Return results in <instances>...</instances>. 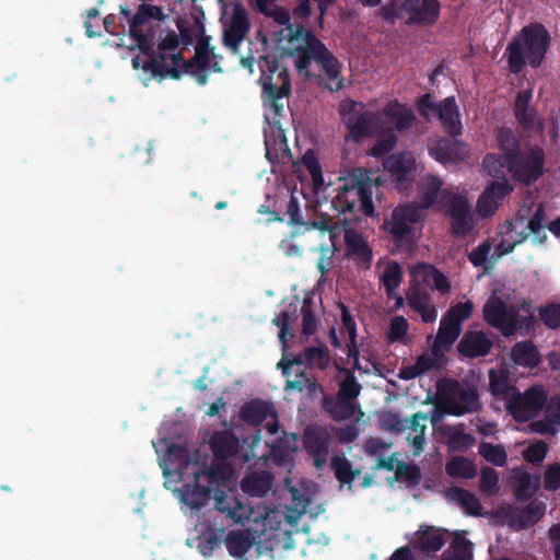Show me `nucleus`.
<instances>
[{
	"label": "nucleus",
	"instance_id": "f257e3e1",
	"mask_svg": "<svg viewBox=\"0 0 560 560\" xmlns=\"http://www.w3.org/2000/svg\"><path fill=\"white\" fill-rule=\"evenodd\" d=\"M171 470L164 467L165 486L178 494L180 502L190 509L201 508L208 494L213 492L215 509L225 514L234 524L250 525L245 529L230 530L224 545L234 558H243L268 527L272 526L271 511L264 505L249 506L232 495L233 469L231 464H223L213 470H207L200 463L197 452L190 454L186 447L171 446L167 451Z\"/></svg>",
	"mask_w": 560,
	"mask_h": 560
},
{
	"label": "nucleus",
	"instance_id": "f03ea898",
	"mask_svg": "<svg viewBox=\"0 0 560 560\" xmlns=\"http://www.w3.org/2000/svg\"><path fill=\"white\" fill-rule=\"evenodd\" d=\"M261 13L272 18L280 26L278 32V48L281 57L292 60L298 73L303 78L314 74L313 66L317 65L324 71L325 86L331 91L340 90L343 80L340 75V63L326 49L324 44L308 31L288 25L289 12L277 5L276 0H249Z\"/></svg>",
	"mask_w": 560,
	"mask_h": 560
},
{
	"label": "nucleus",
	"instance_id": "7ed1b4c3",
	"mask_svg": "<svg viewBox=\"0 0 560 560\" xmlns=\"http://www.w3.org/2000/svg\"><path fill=\"white\" fill-rule=\"evenodd\" d=\"M339 115L348 130L346 140L358 142L364 137L382 136L370 151L373 156L390 151L397 141L393 130L405 131L416 119L413 112L397 101H389L382 109L374 112L363 103L346 98L339 104Z\"/></svg>",
	"mask_w": 560,
	"mask_h": 560
},
{
	"label": "nucleus",
	"instance_id": "20e7f679",
	"mask_svg": "<svg viewBox=\"0 0 560 560\" xmlns=\"http://www.w3.org/2000/svg\"><path fill=\"white\" fill-rule=\"evenodd\" d=\"M178 45V37L174 32H167L161 37L158 51L143 50L132 59V66L138 70L139 78L147 82L153 78L171 75L178 78L183 73H189L199 84L207 82L208 74L221 71L217 56L208 44L201 42L196 47V54L191 62L186 63L174 50Z\"/></svg>",
	"mask_w": 560,
	"mask_h": 560
},
{
	"label": "nucleus",
	"instance_id": "39448f33",
	"mask_svg": "<svg viewBox=\"0 0 560 560\" xmlns=\"http://www.w3.org/2000/svg\"><path fill=\"white\" fill-rule=\"evenodd\" d=\"M261 75L259 83L262 88L264 128L266 156L271 162L287 163L293 156L289 150L284 130L279 118L284 110V98L290 92V79L287 68L279 65L277 60L264 57L259 61Z\"/></svg>",
	"mask_w": 560,
	"mask_h": 560
},
{
	"label": "nucleus",
	"instance_id": "423d86ee",
	"mask_svg": "<svg viewBox=\"0 0 560 560\" xmlns=\"http://www.w3.org/2000/svg\"><path fill=\"white\" fill-rule=\"evenodd\" d=\"M498 147L503 159L493 153L483 160L485 171L492 177L504 174V167L513 177L524 184L536 182L544 174V151L539 147L518 152V144L510 130H500Z\"/></svg>",
	"mask_w": 560,
	"mask_h": 560
},
{
	"label": "nucleus",
	"instance_id": "0eeeda50",
	"mask_svg": "<svg viewBox=\"0 0 560 560\" xmlns=\"http://www.w3.org/2000/svg\"><path fill=\"white\" fill-rule=\"evenodd\" d=\"M441 185V180L434 176L424 177L419 187L420 206L406 205L393 211L390 219L385 222V229L395 241L410 242L416 237L417 225L422 219V209L434 203Z\"/></svg>",
	"mask_w": 560,
	"mask_h": 560
},
{
	"label": "nucleus",
	"instance_id": "6e6552de",
	"mask_svg": "<svg viewBox=\"0 0 560 560\" xmlns=\"http://www.w3.org/2000/svg\"><path fill=\"white\" fill-rule=\"evenodd\" d=\"M487 323L510 336L518 329L528 328L533 314L530 304L524 303L520 310L512 300V291L505 287L495 288L483 306Z\"/></svg>",
	"mask_w": 560,
	"mask_h": 560
},
{
	"label": "nucleus",
	"instance_id": "1a4fd4ad",
	"mask_svg": "<svg viewBox=\"0 0 560 560\" xmlns=\"http://www.w3.org/2000/svg\"><path fill=\"white\" fill-rule=\"evenodd\" d=\"M378 184V178H372L370 173L362 168L353 170L345 178H340L336 192L331 197L332 207L339 212H361L365 215L374 214L372 201V183Z\"/></svg>",
	"mask_w": 560,
	"mask_h": 560
},
{
	"label": "nucleus",
	"instance_id": "9d476101",
	"mask_svg": "<svg viewBox=\"0 0 560 560\" xmlns=\"http://www.w3.org/2000/svg\"><path fill=\"white\" fill-rule=\"evenodd\" d=\"M549 46V36L541 25H530L522 28L506 47L509 69L517 73L525 65L538 67L545 58Z\"/></svg>",
	"mask_w": 560,
	"mask_h": 560
},
{
	"label": "nucleus",
	"instance_id": "9b49d317",
	"mask_svg": "<svg viewBox=\"0 0 560 560\" xmlns=\"http://www.w3.org/2000/svg\"><path fill=\"white\" fill-rule=\"evenodd\" d=\"M524 211L521 210L518 218L512 222H506L500 229L495 244L497 256L509 254L516 244L523 242L528 235H532V242L536 244H541L546 240L542 208L538 206L530 219Z\"/></svg>",
	"mask_w": 560,
	"mask_h": 560
},
{
	"label": "nucleus",
	"instance_id": "f8f14e48",
	"mask_svg": "<svg viewBox=\"0 0 560 560\" xmlns=\"http://www.w3.org/2000/svg\"><path fill=\"white\" fill-rule=\"evenodd\" d=\"M120 13L122 27L128 26L130 37L135 40L141 52L143 50H151L155 27L166 16L162 9L144 3L139 7L135 14H131L125 7H120Z\"/></svg>",
	"mask_w": 560,
	"mask_h": 560
},
{
	"label": "nucleus",
	"instance_id": "ddd939ff",
	"mask_svg": "<svg viewBox=\"0 0 560 560\" xmlns=\"http://www.w3.org/2000/svg\"><path fill=\"white\" fill-rule=\"evenodd\" d=\"M439 12L436 0H406L401 4L388 2L382 7L380 15L390 23L400 19L409 24H431L436 21Z\"/></svg>",
	"mask_w": 560,
	"mask_h": 560
},
{
	"label": "nucleus",
	"instance_id": "4468645a",
	"mask_svg": "<svg viewBox=\"0 0 560 560\" xmlns=\"http://www.w3.org/2000/svg\"><path fill=\"white\" fill-rule=\"evenodd\" d=\"M439 400L441 408L454 416H463L480 408L476 389L455 381H445L440 385Z\"/></svg>",
	"mask_w": 560,
	"mask_h": 560
},
{
	"label": "nucleus",
	"instance_id": "2eb2a0df",
	"mask_svg": "<svg viewBox=\"0 0 560 560\" xmlns=\"http://www.w3.org/2000/svg\"><path fill=\"white\" fill-rule=\"evenodd\" d=\"M306 363L310 366L324 369L329 363V353L327 348L319 347H311L307 348L303 354V357H298L293 361H287L285 355H283L281 362L278 363V366L282 369L283 374L288 377L290 376V371L296 365L298 370L296 377L294 380L288 378L285 388H293L302 390L304 388H308L313 390L315 388V384L308 380L303 372L300 371V365Z\"/></svg>",
	"mask_w": 560,
	"mask_h": 560
},
{
	"label": "nucleus",
	"instance_id": "dca6fc26",
	"mask_svg": "<svg viewBox=\"0 0 560 560\" xmlns=\"http://www.w3.org/2000/svg\"><path fill=\"white\" fill-rule=\"evenodd\" d=\"M220 2L224 44L236 52L249 28L247 13L236 0H220Z\"/></svg>",
	"mask_w": 560,
	"mask_h": 560
},
{
	"label": "nucleus",
	"instance_id": "f3484780",
	"mask_svg": "<svg viewBox=\"0 0 560 560\" xmlns=\"http://www.w3.org/2000/svg\"><path fill=\"white\" fill-rule=\"evenodd\" d=\"M439 205L448 208L453 233L463 235L472 229L474 215L466 195L454 190H443L439 199Z\"/></svg>",
	"mask_w": 560,
	"mask_h": 560
},
{
	"label": "nucleus",
	"instance_id": "a211bd4d",
	"mask_svg": "<svg viewBox=\"0 0 560 560\" xmlns=\"http://www.w3.org/2000/svg\"><path fill=\"white\" fill-rule=\"evenodd\" d=\"M546 400V393L539 386H534L524 394L515 393L506 408L516 421H527L535 417L542 408Z\"/></svg>",
	"mask_w": 560,
	"mask_h": 560
},
{
	"label": "nucleus",
	"instance_id": "6ab92c4d",
	"mask_svg": "<svg viewBox=\"0 0 560 560\" xmlns=\"http://www.w3.org/2000/svg\"><path fill=\"white\" fill-rule=\"evenodd\" d=\"M306 240L313 244L312 249L318 250L320 257L317 268L325 276L334 266V256L336 253L335 234L329 229L311 228L307 230Z\"/></svg>",
	"mask_w": 560,
	"mask_h": 560
},
{
	"label": "nucleus",
	"instance_id": "aec40b11",
	"mask_svg": "<svg viewBox=\"0 0 560 560\" xmlns=\"http://www.w3.org/2000/svg\"><path fill=\"white\" fill-rule=\"evenodd\" d=\"M241 417L252 424L265 422L266 430L272 435L279 431L277 412L273 406L268 402L256 400L246 404L241 410Z\"/></svg>",
	"mask_w": 560,
	"mask_h": 560
},
{
	"label": "nucleus",
	"instance_id": "412c9836",
	"mask_svg": "<svg viewBox=\"0 0 560 560\" xmlns=\"http://www.w3.org/2000/svg\"><path fill=\"white\" fill-rule=\"evenodd\" d=\"M429 151L432 158L444 165L463 162L469 158L468 147L458 140L432 141L429 144Z\"/></svg>",
	"mask_w": 560,
	"mask_h": 560
},
{
	"label": "nucleus",
	"instance_id": "4be33fe9",
	"mask_svg": "<svg viewBox=\"0 0 560 560\" xmlns=\"http://www.w3.org/2000/svg\"><path fill=\"white\" fill-rule=\"evenodd\" d=\"M341 320H342V329L347 332L349 337L348 343V359L352 361L353 368L363 373H370L376 370V364L371 358L363 357L360 359L359 357V348L355 341L357 329L355 323L347 312V310L341 306Z\"/></svg>",
	"mask_w": 560,
	"mask_h": 560
},
{
	"label": "nucleus",
	"instance_id": "5701e85b",
	"mask_svg": "<svg viewBox=\"0 0 560 560\" xmlns=\"http://www.w3.org/2000/svg\"><path fill=\"white\" fill-rule=\"evenodd\" d=\"M533 86L521 91L515 100L514 110L520 124L529 131L540 132L542 121L537 112L530 106Z\"/></svg>",
	"mask_w": 560,
	"mask_h": 560
},
{
	"label": "nucleus",
	"instance_id": "b1692460",
	"mask_svg": "<svg viewBox=\"0 0 560 560\" xmlns=\"http://www.w3.org/2000/svg\"><path fill=\"white\" fill-rule=\"evenodd\" d=\"M512 191V186L505 177L491 184L480 196L477 202V212L487 218L492 215L499 207L500 201Z\"/></svg>",
	"mask_w": 560,
	"mask_h": 560
},
{
	"label": "nucleus",
	"instance_id": "393cba45",
	"mask_svg": "<svg viewBox=\"0 0 560 560\" xmlns=\"http://www.w3.org/2000/svg\"><path fill=\"white\" fill-rule=\"evenodd\" d=\"M346 256L364 269L370 268L373 254L366 241L357 232L347 230L345 233Z\"/></svg>",
	"mask_w": 560,
	"mask_h": 560
},
{
	"label": "nucleus",
	"instance_id": "a878e982",
	"mask_svg": "<svg viewBox=\"0 0 560 560\" xmlns=\"http://www.w3.org/2000/svg\"><path fill=\"white\" fill-rule=\"evenodd\" d=\"M446 541L445 532L431 527L420 526L410 538V544L415 549L425 552H435L440 550Z\"/></svg>",
	"mask_w": 560,
	"mask_h": 560
},
{
	"label": "nucleus",
	"instance_id": "bb28decb",
	"mask_svg": "<svg viewBox=\"0 0 560 560\" xmlns=\"http://www.w3.org/2000/svg\"><path fill=\"white\" fill-rule=\"evenodd\" d=\"M384 167L398 184H402L416 172L417 162L409 153L393 154L385 160Z\"/></svg>",
	"mask_w": 560,
	"mask_h": 560
},
{
	"label": "nucleus",
	"instance_id": "cd10ccee",
	"mask_svg": "<svg viewBox=\"0 0 560 560\" xmlns=\"http://www.w3.org/2000/svg\"><path fill=\"white\" fill-rule=\"evenodd\" d=\"M412 280L425 287L433 288L442 293L450 290L447 278L430 265L420 264L411 269Z\"/></svg>",
	"mask_w": 560,
	"mask_h": 560
},
{
	"label": "nucleus",
	"instance_id": "c85d7f7f",
	"mask_svg": "<svg viewBox=\"0 0 560 560\" xmlns=\"http://www.w3.org/2000/svg\"><path fill=\"white\" fill-rule=\"evenodd\" d=\"M491 340L481 331H468L458 345L462 354L475 358L486 355L491 349Z\"/></svg>",
	"mask_w": 560,
	"mask_h": 560
},
{
	"label": "nucleus",
	"instance_id": "c756f323",
	"mask_svg": "<svg viewBox=\"0 0 560 560\" xmlns=\"http://www.w3.org/2000/svg\"><path fill=\"white\" fill-rule=\"evenodd\" d=\"M460 334V327L457 323L443 317L435 341L432 346V354L436 358L442 357L447 351Z\"/></svg>",
	"mask_w": 560,
	"mask_h": 560
},
{
	"label": "nucleus",
	"instance_id": "7c9ffc66",
	"mask_svg": "<svg viewBox=\"0 0 560 560\" xmlns=\"http://www.w3.org/2000/svg\"><path fill=\"white\" fill-rule=\"evenodd\" d=\"M302 165L308 171L312 182L313 189L318 199H326L330 197V192H327L329 189V185L325 184L323 178L322 168L318 163V160L313 150H307L301 161Z\"/></svg>",
	"mask_w": 560,
	"mask_h": 560
},
{
	"label": "nucleus",
	"instance_id": "2f4dec72",
	"mask_svg": "<svg viewBox=\"0 0 560 560\" xmlns=\"http://www.w3.org/2000/svg\"><path fill=\"white\" fill-rule=\"evenodd\" d=\"M376 268L380 270L378 278L387 295L393 296L402 279L400 266L396 261L380 259Z\"/></svg>",
	"mask_w": 560,
	"mask_h": 560
},
{
	"label": "nucleus",
	"instance_id": "473e14b6",
	"mask_svg": "<svg viewBox=\"0 0 560 560\" xmlns=\"http://www.w3.org/2000/svg\"><path fill=\"white\" fill-rule=\"evenodd\" d=\"M560 427V397L550 400L546 410V421H536L530 424L534 432L540 434H553Z\"/></svg>",
	"mask_w": 560,
	"mask_h": 560
},
{
	"label": "nucleus",
	"instance_id": "72a5a7b5",
	"mask_svg": "<svg viewBox=\"0 0 560 560\" xmlns=\"http://www.w3.org/2000/svg\"><path fill=\"white\" fill-rule=\"evenodd\" d=\"M408 303L415 312L421 315L423 322L432 323L436 319V310L424 292L411 290L408 293Z\"/></svg>",
	"mask_w": 560,
	"mask_h": 560
},
{
	"label": "nucleus",
	"instance_id": "f704fd0d",
	"mask_svg": "<svg viewBox=\"0 0 560 560\" xmlns=\"http://www.w3.org/2000/svg\"><path fill=\"white\" fill-rule=\"evenodd\" d=\"M210 443L218 460L228 459L238 452V442L229 432L215 433Z\"/></svg>",
	"mask_w": 560,
	"mask_h": 560
},
{
	"label": "nucleus",
	"instance_id": "c9c22d12",
	"mask_svg": "<svg viewBox=\"0 0 560 560\" xmlns=\"http://www.w3.org/2000/svg\"><path fill=\"white\" fill-rule=\"evenodd\" d=\"M427 416L422 412H418L410 419V427L408 431V440L411 443L413 455L418 456L424 448V431L427 428Z\"/></svg>",
	"mask_w": 560,
	"mask_h": 560
},
{
	"label": "nucleus",
	"instance_id": "e433bc0d",
	"mask_svg": "<svg viewBox=\"0 0 560 560\" xmlns=\"http://www.w3.org/2000/svg\"><path fill=\"white\" fill-rule=\"evenodd\" d=\"M271 476L266 472H249L243 480L242 490L253 497H259L267 493L271 487Z\"/></svg>",
	"mask_w": 560,
	"mask_h": 560
},
{
	"label": "nucleus",
	"instance_id": "4c0bfd02",
	"mask_svg": "<svg viewBox=\"0 0 560 560\" xmlns=\"http://www.w3.org/2000/svg\"><path fill=\"white\" fill-rule=\"evenodd\" d=\"M446 497L469 515H479L481 513V504L477 497L464 489L452 488L446 492Z\"/></svg>",
	"mask_w": 560,
	"mask_h": 560
},
{
	"label": "nucleus",
	"instance_id": "58836bf2",
	"mask_svg": "<svg viewBox=\"0 0 560 560\" xmlns=\"http://www.w3.org/2000/svg\"><path fill=\"white\" fill-rule=\"evenodd\" d=\"M489 386L495 399H502L506 404L515 395V389L510 386L509 378L503 371L491 370L489 372Z\"/></svg>",
	"mask_w": 560,
	"mask_h": 560
},
{
	"label": "nucleus",
	"instance_id": "ea45409f",
	"mask_svg": "<svg viewBox=\"0 0 560 560\" xmlns=\"http://www.w3.org/2000/svg\"><path fill=\"white\" fill-rule=\"evenodd\" d=\"M296 451V435L284 434L280 444L272 446L270 458L278 465H289L292 462L293 454Z\"/></svg>",
	"mask_w": 560,
	"mask_h": 560
},
{
	"label": "nucleus",
	"instance_id": "a19ab883",
	"mask_svg": "<svg viewBox=\"0 0 560 560\" xmlns=\"http://www.w3.org/2000/svg\"><path fill=\"white\" fill-rule=\"evenodd\" d=\"M514 491L518 499L532 497L540 487V478L524 471H517L513 476Z\"/></svg>",
	"mask_w": 560,
	"mask_h": 560
},
{
	"label": "nucleus",
	"instance_id": "79ce46f5",
	"mask_svg": "<svg viewBox=\"0 0 560 560\" xmlns=\"http://www.w3.org/2000/svg\"><path fill=\"white\" fill-rule=\"evenodd\" d=\"M439 119L443 122L446 129L451 132L459 130V113L453 97L445 98L440 105L436 113Z\"/></svg>",
	"mask_w": 560,
	"mask_h": 560
},
{
	"label": "nucleus",
	"instance_id": "37998d69",
	"mask_svg": "<svg viewBox=\"0 0 560 560\" xmlns=\"http://www.w3.org/2000/svg\"><path fill=\"white\" fill-rule=\"evenodd\" d=\"M445 470L448 476L460 479H472L477 475L475 464L463 456L451 458L445 465Z\"/></svg>",
	"mask_w": 560,
	"mask_h": 560
},
{
	"label": "nucleus",
	"instance_id": "c03bdc74",
	"mask_svg": "<svg viewBox=\"0 0 560 560\" xmlns=\"http://www.w3.org/2000/svg\"><path fill=\"white\" fill-rule=\"evenodd\" d=\"M305 446L308 453L313 456L314 465L319 468L327 459V445L317 433L313 430H307L305 433Z\"/></svg>",
	"mask_w": 560,
	"mask_h": 560
},
{
	"label": "nucleus",
	"instance_id": "a18cd8bd",
	"mask_svg": "<svg viewBox=\"0 0 560 560\" xmlns=\"http://www.w3.org/2000/svg\"><path fill=\"white\" fill-rule=\"evenodd\" d=\"M545 513L542 503L532 502L525 510L521 511L511 521V525L516 529L526 528L535 524Z\"/></svg>",
	"mask_w": 560,
	"mask_h": 560
},
{
	"label": "nucleus",
	"instance_id": "49530a36",
	"mask_svg": "<svg viewBox=\"0 0 560 560\" xmlns=\"http://www.w3.org/2000/svg\"><path fill=\"white\" fill-rule=\"evenodd\" d=\"M433 357L434 358L428 354L420 355L415 364L400 369L398 376L402 380H412L418 377L438 364L441 357L436 358L434 354Z\"/></svg>",
	"mask_w": 560,
	"mask_h": 560
},
{
	"label": "nucleus",
	"instance_id": "de8ad7c7",
	"mask_svg": "<svg viewBox=\"0 0 560 560\" xmlns=\"http://www.w3.org/2000/svg\"><path fill=\"white\" fill-rule=\"evenodd\" d=\"M513 361L522 366H535L539 362V355L536 348L528 342H518L512 350Z\"/></svg>",
	"mask_w": 560,
	"mask_h": 560
},
{
	"label": "nucleus",
	"instance_id": "09e8293b",
	"mask_svg": "<svg viewBox=\"0 0 560 560\" xmlns=\"http://www.w3.org/2000/svg\"><path fill=\"white\" fill-rule=\"evenodd\" d=\"M471 546L462 535H456L452 541L451 548L443 560H470Z\"/></svg>",
	"mask_w": 560,
	"mask_h": 560
},
{
	"label": "nucleus",
	"instance_id": "8fccbe9b",
	"mask_svg": "<svg viewBox=\"0 0 560 560\" xmlns=\"http://www.w3.org/2000/svg\"><path fill=\"white\" fill-rule=\"evenodd\" d=\"M479 454L489 463L495 466H503L506 463L508 455L503 446L491 443H481Z\"/></svg>",
	"mask_w": 560,
	"mask_h": 560
},
{
	"label": "nucleus",
	"instance_id": "3c124183",
	"mask_svg": "<svg viewBox=\"0 0 560 560\" xmlns=\"http://www.w3.org/2000/svg\"><path fill=\"white\" fill-rule=\"evenodd\" d=\"M409 324L402 316H395L389 323L387 338L390 342H408Z\"/></svg>",
	"mask_w": 560,
	"mask_h": 560
},
{
	"label": "nucleus",
	"instance_id": "603ef678",
	"mask_svg": "<svg viewBox=\"0 0 560 560\" xmlns=\"http://www.w3.org/2000/svg\"><path fill=\"white\" fill-rule=\"evenodd\" d=\"M326 407L330 415L337 420L350 418L355 412V404L353 401L341 400L338 397L336 401H327Z\"/></svg>",
	"mask_w": 560,
	"mask_h": 560
},
{
	"label": "nucleus",
	"instance_id": "864d4df0",
	"mask_svg": "<svg viewBox=\"0 0 560 560\" xmlns=\"http://www.w3.org/2000/svg\"><path fill=\"white\" fill-rule=\"evenodd\" d=\"M447 443L452 450H466L474 445L475 439L470 434L464 433L462 428H452Z\"/></svg>",
	"mask_w": 560,
	"mask_h": 560
},
{
	"label": "nucleus",
	"instance_id": "5fc2aeb1",
	"mask_svg": "<svg viewBox=\"0 0 560 560\" xmlns=\"http://www.w3.org/2000/svg\"><path fill=\"white\" fill-rule=\"evenodd\" d=\"M381 425L387 431L402 432L410 427V420H402L398 415L393 412H384L381 416Z\"/></svg>",
	"mask_w": 560,
	"mask_h": 560
},
{
	"label": "nucleus",
	"instance_id": "6e6d98bb",
	"mask_svg": "<svg viewBox=\"0 0 560 560\" xmlns=\"http://www.w3.org/2000/svg\"><path fill=\"white\" fill-rule=\"evenodd\" d=\"M548 453V445L544 441H537L523 451V457L532 464H540Z\"/></svg>",
	"mask_w": 560,
	"mask_h": 560
},
{
	"label": "nucleus",
	"instance_id": "4d7b16f0",
	"mask_svg": "<svg viewBox=\"0 0 560 560\" xmlns=\"http://www.w3.org/2000/svg\"><path fill=\"white\" fill-rule=\"evenodd\" d=\"M472 311L474 304L470 301H467L453 306L444 317L453 323H457L460 327L462 323L470 317Z\"/></svg>",
	"mask_w": 560,
	"mask_h": 560
},
{
	"label": "nucleus",
	"instance_id": "13d9d810",
	"mask_svg": "<svg viewBox=\"0 0 560 560\" xmlns=\"http://www.w3.org/2000/svg\"><path fill=\"white\" fill-rule=\"evenodd\" d=\"M361 390L360 384L355 381L352 375H347L340 383L338 392V398L341 400L352 401Z\"/></svg>",
	"mask_w": 560,
	"mask_h": 560
},
{
	"label": "nucleus",
	"instance_id": "bf43d9fd",
	"mask_svg": "<svg viewBox=\"0 0 560 560\" xmlns=\"http://www.w3.org/2000/svg\"><path fill=\"white\" fill-rule=\"evenodd\" d=\"M499 477L495 470L486 467L481 470L480 489L488 493L493 494L498 490Z\"/></svg>",
	"mask_w": 560,
	"mask_h": 560
},
{
	"label": "nucleus",
	"instance_id": "052dcab7",
	"mask_svg": "<svg viewBox=\"0 0 560 560\" xmlns=\"http://www.w3.org/2000/svg\"><path fill=\"white\" fill-rule=\"evenodd\" d=\"M544 488L555 491L560 488V464L549 465L544 472Z\"/></svg>",
	"mask_w": 560,
	"mask_h": 560
},
{
	"label": "nucleus",
	"instance_id": "680f3d73",
	"mask_svg": "<svg viewBox=\"0 0 560 560\" xmlns=\"http://www.w3.org/2000/svg\"><path fill=\"white\" fill-rule=\"evenodd\" d=\"M310 504L308 499L298 498L293 492V506L289 508V512L285 515V518L289 524H294L300 518V516L305 513L307 506Z\"/></svg>",
	"mask_w": 560,
	"mask_h": 560
},
{
	"label": "nucleus",
	"instance_id": "e2e57ef3",
	"mask_svg": "<svg viewBox=\"0 0 560 560\" xmlns=\"http://www.w3.org/2000/svg\"><path fill=\"white\" fill-rule=\"evenodd\" d=\"M542 322L550 328L560 326V305L551 304L540 311Z\"/></svg>",
	"mask_w": 560,
	"mask_h": 560
},
{
	"label": "nucleus",
	"instance_id": "0e129e2a",
	"mask_svg": "<svg viewBox=\"0 0 560 560\" xmlns=\"http://www.w3.org/2000/svg\"><path fill=\"white\" fill-rule=\"evenodd\" d=\"M301 311L303 315V334L310 336L317 329L318 320L311 311V306L307 302L303 304Z\"/></svg>",
	"mask_w": 560,
	"mask_h": 560
},
{
	"label": "nucleus",
	"instance_id": "69168bd1",
	"mask_svg": "<svg viewBox=\"0 0 560 560\" xmlns=\"http://www.w3.org/2000/svg\"><path fill=\"white\" fill-rule=\"evenodd\" d=\"M331 465L337 478L341 482H351L353 480V476L350 472L349 463L347 460L341 458H334Z\"/></svg>",
	"mask_w": 560,
	"mask_h": 560
},
{
	"label": "nucleus",
	"instance_id": "338daca9",
	"mask_svg": "<svg viewBox=\"0 0 560 560\" xmlns=\"http://www.w3.org/2000/svg\"><path fill=\"white\" fill-rule=\"evenodd\" d=\"M218 544H219V538H218L217 534L213 532H210L208 535H205L200 539L198 548L203 556L209 557L212 555V552L214 551Z\"/></svg>",
	"mask_w": 560,
	"mask_h": 560
},
{
	"label": "nucleus",
	"instance_id": "774afa93",
	"mask_svg": "<svg viewBox=\"0 0 560 560\" xmlns=\"http://www.w3.org/2000/svg\"><path fill=\"white\" fill-rule=\"evenodd\" d=\"M389 448H390V443H386L377 438H371L365 443L366 453L374 455V456H382Z\"/></svg>",
	"mask_w": 560,
	"mask_h": 560
}]
</instances>
